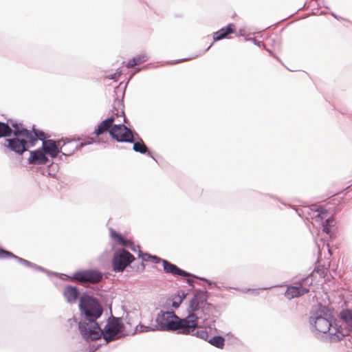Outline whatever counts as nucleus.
<instances>
[{"label":"nucleus","instance_id":"obj_35","mask_svg":"<svg viewBox=\"0 0 352 352\" xmlns=\"http://www.w3.org/2000/svg\"><path fill=\"white\" fill-rule=\"evenodd\" d=\"M121 74H122V72L121 71H117L114 74H110V75L107 76V77L109 79L113 80L116 81L118 80V78L119 76H120Z\"/></svg>","mask_w":352,"mask_h":352},{"label":"nucleus","instance_id":"obj_49","mask_svg":"<svg viewBox=\"0 0 352 352\" xmlns=\"http://www.w3.org/2000/svg\"><path fill=\"white\" fill-rule=\"evenodd\" d=\"M131 250H132V251H133V252H135V251H136V250H135V248L134 247H131Z\"/></svg>","mask_w":352,"mask_h":352},{"label":"nucleus","instance_id":"obj_31","mask_svg":"<svg viewBox=\"0 0 352 352\" xmlns=\"http://www.w3.org/2000/svg\"><path fill=\"white\" fill-rule=\"evenodd\" d=\"M203 307H204L201 305L197 301L195 300V299H191L190 301L189 307L187 309L188 311V315L190 314H195V311Z\"/></svg>","mask_w":352,"mask_h":352},{"label":"nucleus","instance_id":"obj_36","mask_svg":"<svg viewBox=\"0 0 352 352\" xmlns=\"http://www.w3.org/2000/svg\"><path fill=\"white\" fill-rule=\"evenodd\" d=\"M182 303V300L175 298V296L172 300L171 307L177 309Z\"/></svg>","mask_w":352,"mask_h":352},{"label":"nucleus","instance_id":"obj_4","mask_svg":"<svg viewBox=\"0 0 352 352\" xmlns=\"http://www.w3.org/2000/svg\"><path fill=\"white\" fill-rule=\"evenodd\" d=\"M123 327L124 324L120 318L111 316L108 319L104 328H101L98 324V329H94L93 333H90V337L85 340L92 341L102 338L107 344L122 337L119 334L122 332Z\"/></svg>","mask_w":352,"mask_h":352},{"label":"nucleus","instance_id":"obj_44","mask_svg":"<svg viewBox=\"0 0 352 352\" xmlns=\"http://www.w3.org/2000/svg\"><path fill=\"white\" fill-rule=\"evenodd\" d=\"M186 282L189 285H192V283H193V280L190 278H188L186 280Z\"/></svg>","mask_w":352,"mask_h":352},{"label":"nucleus","instance_id":"obj_32","mask_svg":"<svg viewBox=\"0 0 352 352\" xmlns=\"http://www.w3.org/2000/svg\"><path fill=\"white\" fill-rule=\"evenodd\" d=\"M327 274V268L322 267L320 268V266H316L312 271L311 274H309L310 276H314L316 274H318L320 277L322 278L324 277L325 274Z\"/></svg>","mask_w":352,"mask_h":352},{"label":"nucleus","instance_id":"obj_6","mask_svg":"<svg viewBox=\"0 0 352 352\" xmlns=\"http://www.w3.org/2000/svg\"><path fill=\"white\" fill-rule=\"evenodd\" d=\"M110 136L118 142H133L139 135L124 124H113L109 131Z\"/></svg>","mask_w":352,"mask_h":352},{"label":"nucleus","instance_id":"obj_20","mask_svg":"<svg viewBox=\"0 0 352 352\" xmlns=\"http://www.w3.org/2000/svg\"><path fill=\"white\" fill-rule=\"evenodd\" d=\"M308 292V289L302 286H289L285 293V296L288 299L299 297Z\"/></svg>","mask_w":352,"mask_h":352},{"label":"nucleus","instance_id":"obj_17","mask_svg":"<svg viewBox=\"0 0 352 352\" xmlns=\"http://www.w3.org/2000/svg\"><path fill=\"white\" fill-rule=\"evenodd\" d=\"M119 112L118 111L116 113H113L111 117L107 118L102 120L95 129L94 133L97 136L104 133L107 131H109L111 127L113 125V122H114L115 118L114 116L116 115L118 116Z\"/></svg>","mask_w":352,"mask_h":352},{"label":"nucleus","instance_id":"obj_19","mask_svg":"<svg viewBox=\"0 0 352 352\" xmlns=\"http://www.w3.org/2000/svg\"><path fill=\"white\" fill-rule=\"evenodd\" d=\"M339 318L342 320L346 326L344 328V331L346 333H352V309H344L339 313Z\"/></svg>","mask_w":352,"mask_h":352},{"label":"nucleus","instance_id":"obj_14","mask_svg":"<svg viewBox=\"0 0 352 352\" xmlns=\"http://www.w3.org/2000/svg\"><path fill=\"white\" fill-rule=\"evenodd\" d=\"M42 146L44 147L47 156L49 155L52 158H56L61 152V148L58 147L57 142L54 140H47L43 142Z\"/></svg>","mask_w":352,"mask_h":352},{"label":"nucleus","instance_id":"obj_25","mask_svg":"<svg viewBox=\"0 0 352 352\" xmlns=\"http://www.w3.org/2000/svg\"><path fill=\"white\" fill-rule=\"evenodd\" d=\"M233 27L234 25L232 24H229L226 27L221 28L219 31L214 33L213 39L214 41H219L225 38L227 35L233 32Z\"/></svg>","mask_w":352,"mask_h":352},{"label":"nucleus","instance_id":"obj_16","mask_svg":"<svg viewBox=\"0 0 352 352\" xmlns=\"http://www.w3.org/2000/svg\"><path fill=\"white\" fill-rule=\"evenodd\" d=\"M12 129V135L15 137L30 138L31 131L24 128L21 123L16 121L9 120Z\"/></svg>","mask_w":352,"mask_h":352},{"label":"nucleus","instance_id":"obj_13","mask_svg":"<svg viewBox=\"0 0 352 352\" xmlns=\"http://www.w3.org/2000/svg\"><path fill=\"white\" fill-rule=\"evenodd\" d=\"M192 299L197 301L203 307V311L205 312L206 310L210 311L214 309V307L210 304L206 302L208 299V292L206 289H198L197 290Z\"/></svg>","mask_w":352,"mask_h":352},{"label":"nucleus","instance_id":"obj_30","mask_svg":"<svg viewBox=\"0 0 352 352\" xmlns=\"http://www.w3.org/2000/svg\"><path fill=\"white\" fill-rule=\"evenodd\" d=\"M204 324L208 328H209L210 330H215L217 331V329L215 327L214 323L216 322V316H212V317L210 316L209 314L204 312Z\"/></svg>","mask_w":352,"mask_h":352},{"label":"nucleus","instance_id":"obj_24","mask_svg":"<svg viewBox=\"0 0 352 352\" xmlns=\"http://www.w3.org/2000/svg\"><path fill=\"white\" fill-rule=\"evenodd\" d=\"M65 151H61V155L59 156V160H63V156H69L72 155L74 152L78 149V146L76 145L74 142H68L66 144H64L63 146Z\"/></svg>","mask_w":352,"mask_h":352},{"label":"nucleus","instance_id":"obj_43","mask_svg":"<svg viewBox=\"0 0 352 352\" xmlns=\"http://www.w3.org/2000/svg\"><path fill=\"white\" fill-rule=\"evenodd\" d=\"M296 211V212L298 213V216L302 217V210L301 209H299V208H293Z\"/></svg>","mask_w":352,"mask_h":352},{"label":"nucleus","instance_id":"obj_38","mask_svg":"<svg viewBox=\"0 0 352 352\" xmlns=\"http://www.w3.org/2000/svg\"><path fill=\"white\" fill-rule=\"evenodd\" d=\"M138 65V63H136V60H134V58H133L131 60H130L127 64H126V67L128 68H131V67H133L134 66Z\"/></svg>","mask_w":352,"mask_h":352},{"label":"nucleus","instance_id":"obj_50","mask_svg":"<svg viewBox=\"0 0 352 352\" xmlns=\"http://www.w3.org/2000/svg\"><path fill=\"white\" fill-rule=\"evenodd\" d=\"M288 69H289V71H291V72L297 71V69H289V68H288Z\"/></svg>","mask_w":352,"mask_h":352},{"label":"nucleus","instance_id":"obj_48","mask_svg":"<svg viewBox=\"0 0 352 352\" xmlns=\"http://www.w3.org/2000/svg\"><path fill=\"white\" fill-rule=\"evenodd\" d=\"M252 40L254 41V44H256V45L260 44V42H259V41H258V42H256V41H254V38H252Z\"/></svg>","mask_w":352,"mask_h":352},{"label":"nucleus","instance_id":"obj_52","mask_svg":"<svg viewBox=\"0 0 352 352\" xmlns=\"http://www.w3.org/2000/svg\"><path fill=\"white\" fill-rule=\"evenodd\" d=\"M116 102H118V104H120V100H116Z\"/></svg>","mask_w":352,"mask_h":352},{"label":"nucleus","instance_id":"obj_29","mask_svg":"<svg viewBox=\"0 0 352 352\" xmlns=\"http://www.w3.org/2000/svg\"><path fill=\"white\" fill-rule=\"evenodd\" d=\"M139 257L142 258V259L143 261L151 260V262L153 263H162V261L165 260V259H162L155 255H151L148 253H143L141 251L139 252Z\"/></svg>","mask_w":352,"mask_h":352},{"label":"nucleus","instance_id":"obj_41","mask_svg":"<svg viewBox=\"0 0 352 352\" xmlns=\"http://www.w3.org/2000/svg\"><path fill=\"white\" fill-rule=\"evenodd\" d=\"M144 261H142L140 264L137 267V270L140 272H143L145 268V265L144 263Z\"/></svg>","mask_w":352,"mask_h":352},{"label":"nucleus","instance_id":"obj_45","mask_svg":"<svg viewBox=\"0 0 352 352\" xmlns=\"http://www.w3.org/2000/svg\"><path fill=\"white\" fill-rule=\"evenodd\" d=\"M120 113H121L120 116H123V120H124V122H126V118H125V116H124V112L123 109H122V111H121V112H120Z\"/></svg>","mask_w":352,"mask_h":352},{"label":"nucleus","instance_id":"obj_3","mask_svg":"<svg viewBox=\"0 0 352 352\" xmlns=\"http://www.w3.org/2000/svg\"><path fill=\"white\" fill-rule=\"evenodd\" d=\"M78 309L80 316L78 330L85 340L88 339L94 329H98L97 320L102 315L104 309L98 298L87 292L80 295Z\"/></svg>","mask_w":352,"mask_h":352},{"label":"nucleus","instance_id":"obj_46","mask_svg":"<svg viewBox=\"0 0 352 352\" xmlns=\"http://www.w3.org/2000/svg\"><path fill=\"white\" fill-rule=\"evenodd\" d=\"M265 50H266L270 55H272V52L265 47V45H262Z\"/></svg>","mask_w":352,"mask_h":352},{"label":"nucleus","instance_id":"obj_51","mask_svg":"<svg viewBox=\"0 0 352 352\" xmlns=\"http://www.w3.org/2000/svg\"><path fill=\"white\" fill-rule=\"evenodd\" d=\"M328 252H329V254L331 255V250L328 248Z\"/></svg>","mask_w":352,"mask_h":352},{"label":"nucleus","instance_id":"obj_22","mask_svg":"<svg viewBox=\"0 0 352 352\" xmlns=\"http://www.w3.org/2000/svg\"><path fill=\"white\" fill-rule=\"evenodd\" d=\"M8 254L9 255H8V258H14L19 263L23 264V265H25L26 267H31L33 270H39V271H41V272H43L50 273V272L47 269L43 268V267L39 266L38 265H36V264H34L33 263H31L30 261H29L28 260H25V259H24L23 258H21V257H19L18 256H16L13 253H12L11 252H9Z\"/></svg>","mask_w":352,"mask_h":352},{"label":"nucleus","instance_id":"obj_5","mask_svg":"<svg viewBox=\"0 0 352 352\" xmlns=\"http://www.w3.org/2000/svg\"><path fill=\"white\" fill-rule=\"evenodd\" d=\"M63 275L65 276V274ZM65 280L96 284L102 280L103 274L97 270L89 269L77 271L73 274L72 276L67 275H65Z\"/></svg>","mask_w":352,"mask_h":352},{"label":"nucleus","instance_id":"obj_33","mask_svg":"<svg viewBox=\"0 0 352 352\" xmlns=\"http://www.w3.org/2000/svg\"><path fill=\"white\" fill-rule=\"evenodd\" d=\"M155 330H157L156 327L153 328L151 327H148V326H146V325L140 324L139 325L136 326L135 331V332L133 333V334H134L135 332L142 333V332H147V331H155Z\"/></svg>","mask_w":352,"mask_h":352},{"label":"nucleus","instance_id":"obj_37","mask_svg":"<svg viewBox=\"0 0 352 352\" xmlns=\"http://www.w3.org/2000/svg\"><path fill=\"white\" fill-rule=\"evenodd\" d=\"M9 251L4 250L3 248L0 247V259H5L8 258V255Z\"/></svg>","mask_w":352,"mask_h":352},{"label":"nucleus","instance_id":"obj_23","mask_svg":"<svg viewBox=\"0 0 352 352\" xmlns=\"http://www.w3.org/2000/svg\"><path fill=\"white\" fill-rule=\"evenodd\" d=\"M131 143L133 144V149L135 152L140 153L141 154H145L148 153V155H150L153 160H155V158L152 156L151 153L148 151L147 146L140 136L139 138L135 137L133 142Z\"/></svg>","mask_w":352,"mask_h":352},{"label":"nucleus","instance_id":"obj_42","mask_svg":"<svg viewBox=\"0 0 352 352\" xmlns=\"http://www.w3.org/2000/svg\"><path fill=\"white\" fill-rule=\"evenodd\" d=\"M192 276L195 277V278H199V277L195 276V275H192L191 274ZM199 279L202 280H204L205 282H206L208 283V285H211L212 284H214L213 283H212L210 280H208L206 278H199Z\"/></svg>","mask_w":352,"mask_h":352},{"label":"nucleus","instance_id":"obj_7","mask_svg":"<svg viewBox=\"0 0 352 352\" xmlns=\"http://www.w3.org/2000/svg\"><path fill=\"white\" fill-rule=\"evenodd\" d=\"M135 260L134 256L124 248L115 252L112 258L113 271L122 272Z\"/></svg>","mask_w":352,"mask_h":352},{"label":"nucleus","instance_id":"obj_10","mask_svg":"<svg viewBox=\"0 0 352 352\" xmlns=\"http://www.w3.org/2000/svg\"><path fill=\"white\" fill-rule=\"evenodd\" d=\"M30 164L46 165L50 166L53 164L46 155L44 147L41 146L34 151H30V157L28 158Z\"/></svg>","mask_w":352,"mask_h":352},{"label":"nucleus","instance_id":"obj_15","mask_svg":"<svg viewBox=\"0 0 352 352\" xmlns=\"http://www.w3.org/2000/svg\"><path fill=\"white\" fill-rule=\"evenodd\" d=\"M199 46L200 45H188V49L186 50L188 52H190V54L188 56H186V57H184V58H182L181 59L175 60L171 64H176V63H181V62L184 61V60H187L195 58L201 55L205 52L208 51L212 45H209L207 48H206L204 50V49H200Z\"/></svg>","mask_w":352,"mask_h":352},{"label":"nucleus","instance_id":"obj_40","mask_svg":"<svg viewBox=\"0 0 352 352\" xmlns=\"http://www.w3.org/2000/svg\"><path fill=\"white\" fill-rule=\"evenodd\" d=\"M187 294L184 292H182L181 294H178L177 296H175V298L178 300H182V302L186 298Z\"/></svg>","mask_w":352,"mask_h":352},{"label":"nucleus","instance_id":"obj_27","mask_svg":"<svg viewBox=\"0 0 352 352\" xmlns=\"http://www.w3.org/2000/svg\"><path fill=\"white\" fill-rule=\"evenodd\" d=\"M9 120L8 122L0 121V138H10L12 136V127L10 126Z\"/></svg>","mask_w":352,"mask_h":352},{"label":"nucleus","instance_id":"obj_18","mask_svg":"<svg viewBox=\"0 0 352 352\" xmlns=\"http://www.w3.org/2000/svg\"><path fill=\"white\" fill-rule=\"evenodd\" d=\"M48 138V135L41 130L36 129L34 128V126H32V131H31L30 138H28V144H30L31 147H33L36 145V143L38 140H41L42 144L43 142L47 141L46 140Z\"/></svg>","mask_w":352,"mask_h":352},{"label":"nucleus","instance_id":"obj_53","mask_svg":"<svg viewBox=\"0 0 352 352\" xmlns=\"http://www.w3.org/2000/svg\"><path fill=\"white\" fill-rule=\"evenodd\" d=\"M269 287H264L263 289H268Z\"/></svg>","mask_w":352,"mask_h":352},{"label":"nucleus","instance_id":"obj_8","mask_svg":"<svg viewBox=\"0 0 352 352\" xmlns=\"http://www.w3.org/2000/svg\"><path fill=\"white\" fill-rule=\"evenodd\" d=\"M329 215V210L324 207L320 202H309V218L312 219V223H321Z\"/></svg>","mask_w":352,"mask_h":352},{"label":"nucleus","instance_id":"obj_28","mask_svg":"<svg viewBox=\"0 0 352 352\" xmlns=\"http://www.w3.org/2000/svg\"><path fill=\"white\" fill-rule=\"evenodd\" d=\"M206 341L220 349H222L225 345V338L221 336H214L209 340L208 338Z\"/></svg>","mask_w":352,"mask_h":352},{"label":"nucleus","instance_id":"obj_39","mask_svg":"<svg viewBox=\"0 0 352 352\" xmlns=\"http://www.w3.org/2000/svg\"><path fill=\"white\" fill-rule=\"evenodd\" d=\"M93 142H94V139L93 138H90V140L87 141V142H80L79 144H77V145L78 146V148H82V147H83V146H85L86 145L90 144Z\"/></svg>","mask_w":352,"mask_h":352},{"label":"nucleus","instance_id":"obj_1","mask_svg":"<svg viewBox=\"0 0 352 352\" xmlns=\"http://www.w3.org/2000/svg\"><path fill=\"white\" fill-rule=\"evenodd\" d=\"M309 324L314 327L315 334L325 342H338L349 336L344 328L338 324L330 309L320 303L311 309Z\"/></svg>","mask_w":352,"mask_h":352},{"label":"nucleus","instance_id":"obj_2","mask_svg":"<svg viewBox=\"0 0 352 352\" xmlns=\"http://www.w3.org/2000/svg\"><path fill=\"white\" fill-rule=\"evenodd\" d=\"M199 317L190 314L185 318H179L173 311L161 310L157 315L155 322L157 329L175 331L177 334L192 335L204 340L208 338V331L197 330Z\"/></svg>","mask_w":352,"mask_h":352},{"label":"nucleus","instance_id":"obj_9","mask_svg":"<svg viewBox=\"0 0 352 352\" xmlns=\"http://www.w3.org/2000/svg\"><path fill=\"white\" fill-rule=\"evenodd\" d=\"M10 151L14 152L16 154L22 155L25 151H28L30 144L28 141L20 139L19 137L13 136L12 138H8L6 139V143L3 145Z\"/></svg>","mask_w":352,"mask_h":352},{"label":"nucleus","instance_id":"obj_34","mask_svg":"<svg viewBox=\"0 0 352 352\" xmlns=\"http://www.w3.org/2000/svg\"><path fill=\"white\" fill-rule=\"evenodd\" d=\"M134 60L139 64L144 63L148 60V56L145 54H140L133 57Z\"/></svg>","mask_w":352,"mask_h":352},{"label":"nucleus","instance_id":"obj_12","mask_svg":"<svg viewBox=\"0 0 352 352\" xmlns=\"http://www.w3.org/2000/svg\"><path fill=\"white\" fill-rule=\"evenodd\" d=\"M162 266L164 271L166 274L178 275L182 277H188L191 276V274H190L189 272L180 269L176 265L171 263L170 262L166 260L162 261Z\"/></svg>","mask_w":352,"mask_h":352},{"label":"nucleus","instance_id":"obj_26","mask_svg":"<svg viewBox=\"0 0 352 352\" xmlns=\"http://www.w3.org/2000/svg\"><path fill=\"white\" fill-rule=\"evenodd\" d=\"M110 236L118 244L122 246H127L129 241L126 240L121 234L117 232L113 228L109 229Z\"/></svg>","mask_w":352,"mask_h":352},{"label":"nucleus","instance_id":"obj_11","mask_svg":"<svg viewBox=\"0 0 352 352\" xmlns=\"http://www.w3.org/2000/svg\"><path fill=\"white\" fill-rule=\"evenodd\" d=\"M63 295L67 303L73 305L80 300L79 289L76 286L67 285L64 287Z\"/></svg>","mask_w":352,"mask_h":352},{"label":"nucleus","instance_id":"obj_21","mask_svg":"<svg viewBox=\"0 0 352 352\" xmlns=\"http://www.w3.org/2000/svg\"><path fill=\"white\" fill-rule=\"evenodd\" d=\"M336 224L333 217H327L322 223V231L328 234L330 238L336 237V232L333 229Z\"/></svg>","mask_w":352,"mask_h":352},{"label":"nucleus","instance_id":"obj_47","mask_svg":"<svg viewBox=\"0 0 352 352\" xmlns=\"http://www.w3.org/2000/svg\"><path fill=\"white\" fill-rule=\"evenodd\" d=\"M250 290H251L250 289H243V292L244 293H246V292H250Z\"/></svg>","mask_w":352,"mask_h":352}]
</instances>
